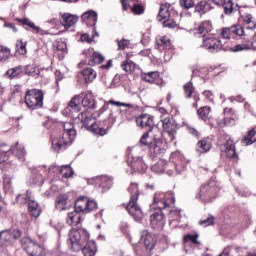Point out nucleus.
<instances>
[{
  "label": "nucleus",
  "mask_w": 256,
  "mask_h": 256,
  "mask_svg": "<svg viewBox=\"0 0 256 256\" xmlns=\"http://www.w3.org/2000/svg\"><path fill=\"white\" fill-rule=\"evenodd\" d=\"M171 204L175 205V197L171 192H157L154 195V203L152 204V208L156 211L150 216V223L153 229L161 230L163 227H165V213L163 211H170L169 207H171ZM175 221L176 223L181 221V212L178 210H171L169 222L170 225Z\"/></svg>",
  "instance_id": "nucleus-1"
},
{
  "label": "nucleus",
  "mask_w": 256,
  "mask_h": 256,
  "mask_svg": "<svg viewBox=\"0 0 256 256\" xmlns=\"http://www.w3.org/2000/svg\"><path fill=\"white\" fill-rule=\"evenodd\" d=\"M89 237V232L83 228L72 229L68 234L69 249L74 253L82 251L84 256L97 255V243Z\"/></svg>",
  "instance_id": "nucleus-2"
},
{
  "label": "nucleus",
  "mask_w": 256,
  "mask_h": 256,
  "mask_svg": "<svg viewBox=\"0 0 256 256\" xmlns=\"http://www.w3.org/2000/svg\"><path fill=\"white\" fill-rule=\"evenodd\" d=\"M163 134L157 128H150L140 138L139 144L132 148L133 153L139 151L140 147L149 149L153 157H163L167 151V142L161 138Z\"/></svg>",
  "instance_id": "nucleus-3"
},
{
  "label": "nucleus",
  "mask_w": 256,
  "mask_h": 256,
  "mask_svg": "<svg viewBox=\"0 0 256 256\" xmlns=\"http://www.w3.org/2000/svg\"><path fill=\"white\" fill-rule=\"evenodd\" d=\"M172 159H174V162L165 163L163 160L158 161L152 165L151 170L154 173H165L166 171L170 177L172 175H180L187 168V160L181 152H174Z\"/></svg>",
  "instance_id": "nucleus-4"
},
{
  "label": "nucleus",
  "mask_w": 256,
  "mask_h": 256,
  "mask_svg": "<svg viewBox=\"0 0 256 256\" xmlns=\"http://www.w3.org/2000/svg\"><path fill=\"white\" fill-rule=\"evenodd\" d=\"M201 47L206 49L209 53H219V51H232V53H237L239 51H249V49H251V45L249 44H237L234 47L227 46L226 43L223 44L221 39L215 37L213 34L203 38Z\"/></svg>",
  "instance_id": "nucleus-5"
},
{
  "label": "nucleus",
  "mask_w": 256,
  "mask_h": 256,
  "mask_svg": "<svg viewBox=\"0 0 256 256\" xmlns=\"http://www.w3.org/2000/svg\"><path fill=\"white\" fill-rule=\"evenodd\" d=\"M64 132L61 138H55L52 140V147L56 153L59 151H65L67 149V145H71L73 141H75V137H77V130H75V126L71 122H65L63 124Z\"/></svg>",
  "instance_id": "nucleus-6"
},
{
  "label": "nucleus",
  "mask_w": 256,
  "mask_h": 256,
  "mask_svg": "<svg viewBox=\"0 0 256 256\" xmlns=\"http://www.w3.org/2000/svg\"><path fill=\"white\" fill-rule=\"evenodd\" d=\"M128 192L130 193V201L126 206V210L135 221L139 222L143 219V211L141 210V207L137 205V200L139 199V184L131 183L128 187Z\"/></svg>",
  "instance_id": "nucleus-7"
},
{
  "label": "nucleus",
  "mask_w": 256,
  "mask_h": 256,
  "mask_svg": "<svg viewBox=\"0 0 256 256\" xmlns=\"http://www.w3.org/2000/svg\"><path fill=\"white\" fill-rule=\"evenodd\" d=\"M44 94L42 90L31 89L28 90L25 94L24 102L28 109L35 111L43 107Z\"/></svg>",
  "instance_id": "nucleus-8"
},
{
  "label": "nucleus",
  "mask_w": 256,
  "mask_h": 256,
  "mask_svg": "<svg viewBox=\"0 0 256 256\" xmlns=\"http://www.w3.org/2000/svg\"><path fill=\"white\" fill-rule=\"evenodd\" d=\"M175 17H179V15L175 11L169 10V4H162L156 19L160 23H163L164 27L175 29L177 27Z\"/></svg>",
  "instance_id": "nucleus-9"
},
{
  "label": "nucleus",
  "mask_w": 256,
  "mask_h": 256,
  "mask_svg": "<svg viewBox=\"0 0 256 256\" xmlns=\"http://www.w3.org/2000/svg\"><path fill=\"white\" fill-rule=\"evenodd\" d=\"M218 193L219 187H217V182L212 180L208 184H203L200 187L199 195L196 198L200 199L202 203H211L213 199H217Z\"/></svg>",
  "instance_id": "nucleus-10"
},
{
  "label": "nucleus",
  "mask_w": 256,
  "mask_h": 256,
  "mask_svg": "<svg viewBox=\"0 0 256 256\" xmlns=\"http://www.w3.org/2000/svg\"><path fill=\"white\" fill-rule=\"evenodd\" d=\"M3 147H5V144H0V161H2V163H5V161L9 159L7 156L9 153H12V155L16 156L20 161H25V155H27V152L25 151V146H23V144L16 142L15 145L9 149H5Z\"/></svg>",
  "instance_id": "nucleus-11"
},
{
  "label": "nucleus",
  "mask_w": 256,
  "mask_h": 256,
  "mask_svg": "<svg viewBox=\"0 0 256 256\" xmlns=\"http://www.w3.org/2000/svg\"><path fill=\"white\" fill-rule=\"evenodd\" d=\"M21 245L30 256H47V248L31 240L29 237L22 238Z\"/></svg>",
  "instance_id": "nucleus-12"
},
{
  "label": "nucleus",
  "mask_w": 256,
  "mask_h": 256,
  "mask_svg": "<svg viewBox=\"0 0 256 256\" xmlns=\"http://www.w3.org/2000/svg\"><path fill=\"white\" fill-rule=\"evenodd\" d=\"M23 232L19 229L2 230L0 232V247H12L17 239H21Z\"/></svg>",
  "instance_id": "nucleus-13"
},
{
  "label": "nucleus",
  "mask_w": 256,
  "mask_h": 256,
  "mask_svg": "<svg viewBox=\"0 0 256 256\" xmlns=\"http://www.w3.org/2000/svg\"><path fill=\"white\" fill-rule=\"evenodd\" d=\"M97 209V202L95 200H89L87 196H80L74 205V210L78 213H91Z\"/></svg>",
  "instance_id": "nucleus-14"
},
{
  "label": "nucleus",
  "mask_w": 256,
  "mask_h": 256,
  "mask_svg": "<svg viewBox=\"0 0 256 256\" xmlns=\"http://www.w3.org/2000/svg\"><path fill=\"white\" fill-rule=\"evenodd\" d=\"M245 35V28L239 24L225 27L220 30V36L223 39H235V37H243Z\"/></svg>",
  "instance_id": "nucleus-15"
},
{
  "label": "nucleus",
  "mask_w": 256,
  "mask_h": 256,
  "mask_svg": "<svg viewBox=\"0 0 256 256\" xmlns=\"http://www.w3.org/2000/svg\"><path fill=\"white\" fill-rule=\"evenodd\" d=\"M128 165L135 173H145L147 171V164L143 157L134 156L132 153H128Z\"/></svg>",
  "instance_id": "nucleus-16"
},
{
  "label": "nucleus",
  "mask_w": 256,
  "mask_h": 256,
  "mask_svg": "<svg viewBox=\"0 0 256 256\" xmlns=\"http://www.w3.org/2000/svg\"><path fill=\"white\" fill-rule=\"evenodd\" d=\"M84 55H86V58L79 65H90V67H93L95 65H101V63L105 61V57L99 52H91L88 50L84 52Z\"/></svg>",
  "instance_id": "nucleus-17"
},
{
  "label": "nucleus",
  "mask_w": 256,
  "mask_h": 256,
  "mask_svg": "<svg viewBox=\"0 0 256 256\" xmlns=\"http://www.w3.org/2000/svg\"><path fill=\"white\" fill-rule=\"evenodd\" d=\"M78 121L81 122V129H87V131H93V133H97V122L95 118L88 116L87 113L82 112L77 116Z\"/></svg>",
  "instance_id": "nucleus-18"
},
{
  "label": "nucleus",
  "mask_w": 256,
  "mask_h": 256,
  "mask_svg": "<svg viewBox=\"0 0 256 256\" xmlns=\"http://www.w3.org/2000/svg\"><path fill=\"white\" fill-rule=\"evenodd\" d=\"M162 127L164 131L169 135L170 141H175V135H177V122L173 117H166L162 120Z\"/></svg>",
  "instance_id": "nucleus-19"
},
{
  "label": "nucleus",
  "mask_w": 256,
  "mask_h": 256,
  "mask_svg": "<svg viewBox=\"0 0 256 256\" xmlns=\"http://www.w3.org/2000/svg\"><path fill=\"white\" fill-rule=\"evenodd\" d=\"M211 31H213V22H211V20H204L194 29V35L205 38Z\"/></svg>",
  "instance_id": "nucleus-20"
},
{
  "label": "nucleus",
  "mask_w": 256,
  "mask_h": 256,
  "mask_svg": "<svg viewBox=\"0 0 256 256\" xmlns=\"http://www.w3.org/2000/svg\"><path fill=\"white\" fill-rule=\"evenodd\" d=\"M141 241H143L146 249L152 251L155 249V236L149 232V230H142L140 232Z\"/></svg>",
  "instance_id": "nucleus-21"
},
{
  "label": "nucleus",
  "mask_w": 256,
  "mask_h": 256,
  "mask_svg": "<svg viewBox=\"0 0 256 256\" xmlns=\"http://www.w3.org/2000/svg\"><path fill=\"white\" fill-rule=\"evenodd\" d=\"M136 124L142 129H145V127H148V129H155L153 127V125H155V123L153 122V116L149 114H142L138 118H136Z\"/></svg>",
  "instance_id": "nucleus-22"
},
{
  "label": "nucleus",
  "mask_w": 256,
  "mask_h": 256,
  "mask_svg": "<svg viewBox=\"0 0 256 256\" xmlns=\"http://www.w3.org/2000/svg\"><path fill=\"white\" fill-rule=\"evenodd\" d=\"M239 15L243 19V23L246 29H255L256 21H255V17H253V14L241 9L239 10Z\"/></svg>",
  "instance_id": "nucleus-23"
},
{
  "label": "nucleus",
  "mask_w": 256,
  "mask_h": 256,
  "mask_svg": "<svg viewBox=\"0 0 256 256\" xmlns=\"http://www.w3.org/2000/svg\"><path fill=\"white\" fill-rule=\"evenodd\" d=\"M224 149L227 157L229 159H239V155H237V150H235V141L231 138L226 140L224 144Z\"/></svg>",
  "instance_id": "nucleus-24"
},
{
  "label": "nucleus",
  "mask_w": 256,
  "mask_h": 256,
  "mask_svg": "<svg viewBox=\"0 0 256 256\" xmlns=\"http://www.w3.org/2000/svg\"><path fill=\"white\" fill-rule=\"evenodd\" d=\"M25 75V70H23V66H15L13 68L8 69L4 77L7 79H21Z\"/></svg>",
  "instance_id": "nucleus-25"
},
{
  "label": "nucleus",
  "mask_w": 256,
  "mask_h": 256,
  "mask_svg": "<svg viewBox=\"0 0 256 256\" xmlns=\"http://www.w3.org/2000/svg\"><path fill=\"white\" fill-rule=\"evenodd\" d=\"M55 206L58 211H67L71 207V203L66 195L60 194L55 200Z\"/></svg>",
  "instance_id": "nucleus-26"
},
{
  "label": "nucleus",
  "mask_w": 256,
  "mask_h": 256,
  "mask_svg": "<svg viewBox=\"0 0 256 256\" xmlns=\"http://www.w3.org/2000/svg\"><path fill=\"white\" fill-rule=\"evenodd\" d=\"M79 111H81V100L79 99V96H75L70 100L68 106L65 108V112L79 113Z\"/></svg>",
  "instance_id": "nucleus-27"
},
{
  "label": "nucleus",
  "mask_w": 256,
  "mask_h": 256,
  "mask_svg": "<svg viewBox=\"0 0 256 256\" xmlns=\"http://www.w3.org/2000/svg\"><path fill=\"white\" fill-rule=\"evenodd\" d=\"M109 105H115L116 107H129V109H135V105L133 104L109 100L108 102H105L104 105L101 107V109L99 110V114L105 113V111L109 109Z\"/></svg>",
  "instance_id": "nucleus-28"
},
{
  "label": "nucleus",
  "mask_w": 256,
  "mask_h": 256,
  "mask_svg": "<svg viewBox=\"0 0 256 256\" xmlns=\"http://www.w3.org/2000/svg\"><path fill=\"white\" fill-rule=\"evenodd\" d=\"M222 7L224 9L225 15H233V13L239 14V11H241V8L238 4L233 3V0H228L227 2H224L222 4Z\"/></svg>",
  "instance_id": "nucleus-29"
},
{
  "label": "nucleus",
  "mask_w": 256,
  "mask_h": 256,
  "mask_svg": "<svg viewBox=\"0 0 256 256\" xmlns=\"http://www.w3.org/2000/svg\"><path fill=\"white\" fill-rule=\"evenodd\" d=\"M213 9V5L209 1H200L195 6V13H200V15H205V13H209Z\"/></svg>",
  "instance_id": "nucleus-30"
},
{
  "label": "nucleus",
  "mask_w": 256,
  "mask_h": 256,
  "mask_svg": "<svg viewBox=\"0 0 256 256\" xmlns=\"http://www.w3.org/2000/svg\"><path fill=\"white\" fill-rule=\"evenodd\" d=\"M19 23H21L22 25H26L27 27L32 29L33 33H37L38 35H47V32L45 30L41 29V27L39 26H36L35 23H33L28 18L19 19Z\"/></svg>",
  "instance_id": "nucleus-31"
},
{
  "label": "nucleus",
  "mask_w": 256,
  "mask_h": 256,
  "mask_svg": "<svg viewBox=\"0 0 256 256\" xmlns=\"http://www.w3.org/2000/svg\"><path fill=\"white\" fill-rule=\"evenodd\" d=\"M82 19L85 21L86 25L95 27L97 25V12L90 10L82 14Z\"/></svg>",
  "instance_id": "nucleus-32"
},
{
  "label": "nucleus",
  "mask_w": 256,
  "mask_h": 256,
  "mask_svg": "<svg viewBox=\"0 0 256 256\" xmlns=\"http://www.w3.org/2000/svg\"><path fill=\"white\" fill-rule=\"evenodd\" d=\"M81 75L85 83H93L97 77V72L93 68L87 67L81 71Z\"/></svg>",
  "instance_id": "nucleus-33"
},
{
  "label": "nucleus",
  "mask_w": 256,
  "mask_h": 256,
  "mask_svg": "<svg viewBox=\"0 0 256 256\" xmlns=\"http://www.w3.org/2000/svg\"><path fill=\"white\" fill-rule=\"evenodd\" d=\"M81 102L85 109H90V111L97 109V101L91 94H85Z\"/></svg>",
  "instance_id": "nucleus-34"
},
{
  "label": "nucleus",
  "mask_w": 256,
  "mask_h": 256,
  "mask_svg": "<svg viewBox=\"0 0 256 256\" xmlns=\"http://www.w3.org/2000/svg\"><path fill=\"white\" fill-rule=\"evenodd\" d=\"M66 222L72 227L79 225L81 223V213H79L77 210L69 212Z\"/></svg>",
  "instance_id": "nucleus-35"
},
{
  "label": "nucleus",
  "mask_w": 256,
  "mask_h": 256,
  "mask_svg": "<svg viewBox=\"0 0 256 256\" xmlns=\"http://www.w3.org/2000/svg\"><path fill=\"white\" fill-rule=\"evenodd\" d=\"M79 21V18L75 15L64 14L62 15L61 23L65 27V29H69V27H73Z\"/></svg>",
  "instance_id": "nucleus-36"
},
{
  "label": "nucleus",
  "mask_w": 256,
  "mask_h": 256,
  "mask_svg": "<svg viewBox=\"0 0 256 256\" xmlns=\"http://www.w3.org/2000/svg\"><path fill=\"white\" fill-rule=\"evenodd\" d=\"M197 239H199V234H188L184 236V249L185 251H189L187 248L192 245H201V242H199Z\"/></svg>",
  "instance_id": "nucleus-37"
},
{
  "label": "nucleus",
  "mask_w": 256,
  "mask_h": 256,
  "mask_svg": "<svg viewBox=\"0 0 256 256\" xmlns=\"http://www.w3.org/2000/svg\"><path fill=\"white\" fill-rule=\"evenodd\" d=\"M28 211L32 217H39L41 215V208L39 207V203L35 200H29L28 202Z\"/></svg>",
  "instance_id": "nucleus-38"
},
{
  "label": "nucleus",
  "mask_w": 256,
  "mask_h": 256,
  "mask_svg": "<svg viewBox=\"0 0 256 256\" xmlns=\"http://www.w3.org/2000/svg\"><path fill=\"white\" fill-rule=\"evenodd\" d=\"M196 151H198V153H207L211 151V142L205 139L198 141Z\"/></svg>",
  "instance_id": "nucleus-39"
},
{
  "label": "nucleus",
  "mask_w": 256,
  "mask_h": 256,
  "mask_svg": "<svg viewBox=\"0 0 256 256\" xmlns=\"http://www.w3.org/2000/svg\"><path fill=\"white\" fill-rule=\"evenodd\" d=\"M253 143H256V127L251 129L248 135L242 140V144L246 146L253 145Z\"/></svg>",
  "instance_id": "nucleus-40"
},
{
  "label": "nucleus",
  "mask_w": 256,
  "mask_h": 256,
  "mask_svg": "<svg viewBox=\"0 0 256 256\" xmlns=\"http://www.w3.org/2000/svg\"><path fill=\"white\" fill-rule=\"evenodd\" d=\"M156 45L160 51H163V49H169L171 47V40L167 36H161L156 40Z\"/></svg>",
  "instance_id": "nucleus-41"
},
{
  "label": "nucleus",
  "mask_w": 256,
  "mask_h": 256,
  "mask_svg": "<svg viewBox=\"0 0 256 256\" xmlns=\"http://www.w3.org/2000/svg\"><path fill=\"white\" fill-rule=\"evenodd\" d=\"M142 81H146V83H155L157 79H159V72H148L141 74Z\"/></svg>",
  "instance_id": "nucleus-42"
},
{
  "label": "nucleus",
  "mask_w": 256,
  "mask_h": 256,
  "mask_svg": "<svg viewBox=\"0 0 256 256\" xmlns=\"http://www.w3.org/2000/svg\"><path fill=\"white\" fill-rule=\"evenodd\" d=\"M100 187L103 193H105V191H109V189H111V187H113V179L107 177V176H102L100 179Z\"/></svg>",
  "instance_id": "nucleus-43"
},
{
  "label": "nucleus",
  "mask_w": 256,
  "mask_h": 256,
  "mask_svg": "<svg viewBox=\"0 0 256 256\" xmlns=\"http://www.w3.org/2000/svg\"><path fill=\"white\" fill-rule=\"evenodd\" d=\"M40 73L39 68L32 65H27L24 70V75H29L30 77H39Z\"/></svg>",
  "instance_id": "nucleus-44"
},
{
  "label": "nucleus",
  "mask_w": 256,
  "mask_h": 256,
  "mask_svg": "<svg viewBox=\"0 0 256 256\" xmlns=\"http://www.w3.org/2000/svg\"><path fill=\"white\" fill-rule=\"evenodd\" d=\"M136 67H137V65L135 64V62H133L131 60H125L121 63V68L126 73H133V71L135 70Z\"/></svg>",
  "instance_id": "nucleus-45"
},
{
  "label": "nucleus",
  "mask_w": 256,
  "mask_h": 256,
  "mask_svg": "<svg viewBox=\"0 0 256 256\" xmlns=\"http://www.w3.org/2000/svg\"><path fill=\"white\" fill-rule=\"evenodd\" d=\"M12 180L13 177H11L9 174H4L3 183L4 190L6 193H13V185L11 184Z\"/></svg>",
  "instance_id": "nucleus-46"
},
{
  "label": "nucleus",
  "mask_w": 256,
  "mask_h": 256,
  "mask_svg": "<svg viewBox=\"0 0 256 256\" xmlns=\"http://www.w3.org/2000/svg\"><path fill=\"white\" fill-rule=\"evenodd\" d=\"M75 172L73 171V168H71L69 165H64L61 167L60 169V174L62 175V177H64L65 179H69L71 177H73V174Z\"/></svg>",
  "instance_id": "nucleus-47"
},
{
  "label": "nucleus",
  "mask_w": 256,
  "mask_h": 256,
  "mask_svg": "<svg viewBox=\"0 0 256 256\" xmlns=\"http://www.w3.org/2000/svg\"><path fill=\"white\" fill-rule=\"evenodd\" d=\"M232 112H233V109L231 108L224 109V115L226 116L224 118V125H229V126L235 125V119L231 116H227V115H230V113Z\"/></svg>",
  "instance_id": "nucleus-48"
},
{
  "label": "nucleus",
  "mask_w": 256,
  "mask_h": 256,
  "mask_svg": "<svg viewBox=\"0 0 256 256\" xmlns=\"http://www.w3.org/2000/svg\"><path fill=\"white\" fill-rule=\"evenodd\" d=\"M16 51L19 55L27 54V42H23V40H18L16 42Z\"/></svg>",
  "instance_id": "nucleus-49"
},
{
  "label": "nucleus",
  "mask_w": 256,
  "mask_h": 256,
  "mask_svg": "<svg viewBox=\"0 0 256 256\" xmlns=\"http://www.w3.org/2000/svg\"><path fill=\"white\" fill-rule=\"evenodd\" d=\"M184 93L186 99H191V95L195 93V87H193V82L190 81L184 85Z\"/></svg>",
  "instance_id": "nucleus-50"
},
{
  "label": "nucleus",
  "mask_w": 256,
  "mask_h": 256,
  "mask_svg": "<svg viewBox=\"0 0 256 256\" xmlns=\"http://www.w3.org/2000/svg\"><path fill=\"white\" fill-rule=\"evenodd\" d=\"M197 113L200 119H203V121H205V119L209 118V113H211V107L209 106L202 107L197 111Z\"/></svg>",
  "instance_id": "nucleus-51"
},
{
  "label": "nucleus",
  "mask_w": 256,
  "mask_h": 256,
  "mask_svg": "<svg viewBox=\"0 0 256 256\" xmlns=\"http://www.w3.org/2000/svg\"><path fill=\"white\" fill-rule=\"evenodd\" d=\"M9 57H11V50H9V48L0 46V62L7 61Z\"/></svg>",
  "instance_id": "nucleus-52"
},
{
  "label": "nucleus",
  "mask_w": 256,
  "mask_h": 256,
  "mask_svg": "<svg viewBox=\"0 0 256 256\" xmlns=\"http://www.w3.org/2000/svg\"><path fill=\"white\" fill-rule=\"evenodd\" d=\"M16 201L17 203H19L20 205H25V203H27V205L29 204V201H31V199H29V191H27V194H19L16 197Z\"/></svg>",
  "instance_id": "nucleus-53"
},
{
  "label": "nucleus",
  "mask_w": 256,
  "mask_h": 256,
  "mask_svg": "<svg viewBox=\"0 0 256 256\" xmlns=\"http://www.w3.org/2000/svg\"><path fill=\"white\" fill-rule=\"evenodd\" d=\"M179 3L183 9H191L192 7H195V1L193 0H180Z\"/></svg>",
  "instance_id": "nucleus-54"
},
{
  "label": "nucleus",
  "mask_w": 256,
  "mask_h": 256,
  "mask_svg": "<svg viewBox=\"0 0 256 256\" xmlns=\"http://www.w3.org/2000/svg\"><path fill=\"white\" fill-rule=\"evenodd\" d=\"M200 225H204V227H209V225H214L215 223V217L210 216L207 219L201 220Z\"/></svg>",
  "instance_id": "nucleus-55"
},
{
  "label": "nucleus",
  "mask_w": 256,
  "mask_h": 256,
  "mask_svg": "<svg viewBox=\"0 0 256 256\" xmlns=\"http://www.w3.org/2000/svg\"><path fill=\"white\" fill-rule=\"evenodd\" d=\"M144 11H145V8L141 6V4H134L132 8V12L135 13V15H142Z\"/></svg>",
  "instance_id": "nucleus-56"
},
{
  "label": "nucleus",
  "mask_w": 256,
  "mask_h": 256,
  "mask_svg": "<svg viewBox=\"0 0 256 256\" xmlns=\"http://www.w3.org/2000/svg\"><path fill=\"white\" fill-rule=\"evenodd\" d=\"M129 45V41L126 39H123L121 41H118V49L120 51H123L125 49V47H127Z\"/></svg>",
  "instance_id": "nucleus-57"
},
{
  "label": "nucleus",
  "mask_w": 256,
  "mask_h": 256,
  "mask_svg": "<svg viewBox=\"0 0 256 256\" xmlns=\"http://www.w3.org/2000/svg\"><path fill=\"white\" fill-rule=\"evenodd\" d=\"M56 49L57 51H65L67 49V43L64 41L57 42Z\"/></svg>",
  "instance_id": "nucleus-58"
},
{
  "label": "nucleus",
  "mask_w": 256,
  "mask_h": 256,
  "mask_svg": "<svg viewBox=\"0 0 256 256\" xmlns=\"http://www.w3.org/2000/svg\"><path fill=\"white\" fill-rule=\"evenodd\" d=\"M204 97L208 100V101H213V99H215V96H213V92L209 91V90H205L203 92Z\"/></svg>",
  "instance_id": "nucleus-59"
},
{
  "label": "nucleus",
  "mask_w": 256,
  "mask_h": 256,
  "mask_svg": "<svg viewBox=\"0 0 256 256\" xmlns=\"http://www.w3.org/2000/svg\"><path fill=\"white\" fill-rule=\"evenodd\" d=\"M81 41L83 42H86V43H91L93 41V38H91L89 36V34H83L81 37H80Z\"/></svg>",
  "instance_id": "nucleus-60"
},
{
  "label": "nucleus",
  "mask_w": 256,
  "mask_h": 256,
  "mask_svg": "<svg viewBox=\"0 0 256 256\" xmlns=\"http://www.w3.org/2000/svg\"><path fill=\"white\" fill-rule=\"evenodd\" d=\"M189 133H191V135H194V137H199V132L195 128H189Z\"/></svg>",
  "instance_id": "nucleus-61"
},
{
  "label": "nucleus",
  "mask_w": 256,
  "mask_h": 256,
  "mask_svg": "<svg viewBox=\"0 0 256 256\" xmlns=\"http://www.w3.org/2000/svg\"><path fill=\"white\" fill-rule=\"evenodd\" d=\"M113 65V61L109 60L105 65H102V69H111V66Z\"/></svg>",
  "instance_id": "nucleus-62"
},
{
  "label": "nucleus",
  "mask_w": 256,
  "mask_h": 256,
  "mask_svg": "<svg viewBox=\"0 0 256 256\" xmlns=\"http://www.w3.org/2000/svg\"><path fill=\"white\" fill-rule=\"evenodd\" d=\"M212 3H213L214 5L221 6V5H224L225 0H212Z\"/></svg>",
  "instance_id": "nucleus-63"
},
{
  "label": "nucleus",
  "mask_w": 256,
  "mask_h": 256,
  "mask_svg": "<svg viewBox=\"0 0 256 256\" xmlns=\"http://www.w3.org/2000/svg\"><path fill=\"white\" fill-rule=\"evenodd\" d=\"M35 183H43V175L40 173L37 174V178L35 180Z\"/></svg>",
  "instance_id": "nucleus-64"
}]
</instances>
